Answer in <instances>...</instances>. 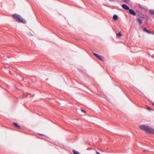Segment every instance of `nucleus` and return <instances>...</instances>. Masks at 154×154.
Segmentation results:
<instances>
[{
	"label": "nucleus",
	"instance_id": "f257e3e1",
	"mask_svg": "<svg viewBox=\"0 0 154 154\" xmlns=\"http://www.w3.org/2000/svg\"><path fill=\"white\" fill-rule=\"evenodd\" d=\"M139 127L141 130L149 134H154V129L149 126L142 125L139 126Z\"/></svg>",
	"mask_w": 154,
	"mask_h": 154
},
{
	"label": "nucleus",
	"instance_id": "f03ea898",
	"mask_svg": "<svg viewBox=\"0 0 154 154\" xmlns=\"http://www.w3.org/2000/svg\"><path fill=\"white\" fill-rule=\"evenodd\" d=\"M12 16L13 18L17 22L23 23H25L26 20L22 18L19 15L17 14H14L12 15Z\"/></svg>",
	"mask_w": 154,
	"mask_h": 154
},
{
	"label": "nucleus",
	"instance_id": "7ed1b4c3",
	"mask_svg": "<svg viewBox=\"0 0 154 154\" xmlns=\"http://www.w3.org/2000/svg\"><path fill=\"white\" fill-rule=\"evenodd\" d=\"M122 7L126 10H129V7L125 5H122Z\"/></svg>",
	"mask_w": 154,
	"mask_h": 154
},
{
	"label": "nucleus",
	"instance_id": "20e7f679",
	"mask_svg": "<svg viewBox=\"0 0 154 154\" xmlns=\"http://www.w3.org/2000/svg\"><path fill=\"white\" fill-rule=\"evenodd\" d=\"M129 12L130 13L133 15L135 16L136 15L135 12L133 10L129 9Z\"/></svg>",
	"mask_w": 154,
	"mask_h": 154
},
{
	"label": "nucleus",
	"instance_id": "39448f33",
	"mask_svg": "<svg viewBox=\"0 0 154 154\" xmlns=\"http://www.w3.org/2000/svg\"><path fill=\"white\" fill-rule=\"evenodd\" d=\"M137 20L139 24L141 25L142 23V21L141 19L137 18Z\"/></svg>",
	"mask_w": 154,
	"mask_h": 154
},
{
	"label": "nucleus",
	"instance_id": "423d86ee",
	"mask_svg": "<svg viewBox=\"0 0 154 154\" xmlns=\"http://www.w3.org/2000/svg\"><path fill=\"white\" fill-rule=\"evenodd\" d=\"M13 125L16 128H20V127L16 123H13Z\"/></svg>",
	"mask_w": 154,
	"mask_h": 154
},
{
	"label": "nucleus",
	"instance_id": "0eeeda50",
	"mask_svg": "<svg viewBox=\"0 0 154 154\" xmlns=\"http://www.w3.org/2000/svg\"><path fill=\"white\" fill-rule=\"evenodd\" d=\"M98 59L102 60L103 61L104 60L103 57L99 55L98 57L97 58Z\"/></svg>",
	"mask_w": 154,
	"mask_h": 154
},
{
	"label": "nucleus",
	"instance_id": "6e6552de",
	"mask_svg": "<svg viewBox=\"0 0 154 154\" xmlns=\"http://www.w3.org/2000/svg\"><path fill=\"white\" fill-rule=\"evenodd\" d=\"M113 18L115 20H117L118 19V17L117 15H114L113 16Z\"/></svg>",
	"mask_w": 154,
	"mask_h": 154
},
{
	"label": "nucleus",
	"instance_id": "1a4fd4ad",
	"mask_svg": "<svg viewBox=\"0 0 154 154\" xmlns=\"http://www.w3.org/2000/svg\"><path fill=\"white\" fill-rule=\"evenodd\" d=\"M149 13L150 14H154V10H150L149 11Z\"/></svg>",
	"mask_w": 154,
	"mask_h": 154
},
{
	"label": "nucleus",
	"instance_id": "9d476101",
	"mask_svg": "<svg viewBox=\"0 0 154 154\" xmlns=\"http://www.w3.org/2000/svg\"><path fill=\"white\" fill-rule=\"evenodd\" d=\"M72 152L74 154H80L78 152L74 150H73Z\"/></svg>",
	"mask_w": 154,
	"mask_h": 154
},
{
	"label": "nucleus",
	"instance_id": "9b49d317",
	"mask_svg": "<svg viewBox=\"0 0 154 154\" xmlns=\"http://www.w3.org/2000/svg\"><path fill=\"white\" fill-rule=\"evenodd\" d=\"M144 31L147 32L148 33H150V32L148 30H147L146 28H144Z\"/></svg>",
	"mask_w": 154,
	"mask_h": 154
},
{
	"label": "nucleus",
	"instance_id": "f8f14e48",
	"mask_svg": "<svg viewBox=\"0 0 154 154\" xmlns=\"http://www.w3.org/2000/svg\"><path fill=\"white\" fill-rule=\"evenodd\" d=\"M93 53L97 58H98L99 56V55L95 53H94V52H93Z\"/></svg>",
	"mask_w": 154,
	"mask_h": 154
},
{
	"label": "nucleus",
	"instance_id": "ddd939ff",
	"mask_svg": "<svg viewBox=\"0 0 154 154\" xmlns=\"http://www.w3.org/2000/svg\"><path fill=\"white\" fill-rule=\"evenodd\" d=\"M116 35L117 36H121L122 35L120 32H119L118 33L116 34Z\"/></svg>",
	"mask_w": 154,
	"mask_h": 154
},
{
	"label": "nucleus",
	"instance_id": "4468645a",
	"mask_svg": "<svg viewBox=\"0 0 154 154\" xmlns=\"http://www.w3.org/2000/svg\"><path fill=\"white\" fill-rule=\"evenodd\" d=\"M5 54H4L2 53L0 54V56L2 57H4L5 56Z\"/></svg>",
	"mask_w": 154,
	"mask_h": 154
},
{
	"label": "nucleus",
	"instance_id": "2eb2a0df",
	"mask_svg": "<svg viewBox=\"0 0 154 154\" xmlns=\"http://www.w3.org/2000/svg\"><path fill=\"white\" fill-rule=\"evenodd\" d=\"M146 109H147L148 110H151V109H150V108L148 106H146Z\"/></svg>",
	"mask_w": 154,
	"mask_h": 154
},
{
	"label": "nucleus",
	"instance_id": "dca6fc26",
	"mask_svg": "<svg viewBox=\"0 0 154 154\" xmlns=\"http://www.w3.org/2000/svg\"><path fill=\"white\" fill-rule=\"evenodd\" d=\"M124 0L125 1V2L127 3H128L129 2V0Z\"/></svg>",
	"mask_w": 154,
	"mask_h": 154
},
{
	"label": "nucleus",
	"instance_id": "f3484780",
	"mask_svg": "<svg viewBox=\"0 0 154 154\" xmlns=\"http://www.w3.org/2000/svg\"><path fill=\"white\" fill-rule=\"evenodd\" d=\"M81 111L82 112H86V111L85 110H82V109L81 110Z\"/></svg>",
	"mask_w": 154,
	"mask_h": 154
},
{
	"label": "nucleus",
	"instance_id": "a211bd4d",
	"mask_svg": "<svg viewBox=\"0 0 154 154\" xmlns=\"http://www.w3.org/2000/svg\"><path fill=\"white\" fill-rule=\"evenodd\" d=\"M96 153L97 154H100L99 152L96 151Z\"/></svg>",
	"mask_w": 154,
	"mask_h": 154
},
{
	"label": "nucleus",
	"instance_id": "6ab92c4d",
	"mask_svg": "<svg viewBox=\"0 0 154 154\" xmlns=\"http://www.w3.org/2000/svg\"><path fill=\"white\" fill-rule=\"evenodd\" d=\"M141 8H143V9H145V8L144 7H140Z\"/></svg>",
	"mask_w": 154,
	"mask_h": 154
},
{
	"label": "nucleus",
	"instance_id": "aec40b11",
	"mask_svg": "<svg viewBox=\"0 0 154 154\" xmlns=\"http://www.w3.org/2000/svg\"><path fill=\"white\" fill-rule=\"evenodd\" d=\"M152 104L153 105V106H154V103H153Z\"/></svg>",
	"mask_w": 154,
	"mask_h": 154
},
{
	"label": "nucleus",
	"instance_id": "412c9836",
	"mask_svg": "<svg viewBox=\"0 0 154 154\" xmlns=\"http://www.w3.org/2000/svg\"><path fill=\"white\" fill-rule=\"evenodd\" d=\"M142 18H145L144 17H142Z\"/></svg>",
	"mask_w": 154,
	"mask_h": 154
}]
</instances>
